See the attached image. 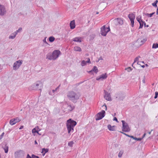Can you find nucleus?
I'll use <instances>...</instances> for the list:
<instances>
[{
	"instance_id": "obj_32",
	"label": "nucleus",
	"mask_w": 158,
	"mask_h": 158,
	"mask_svg": "<svg viewBox=\"0 0 158 158\" xmlns=\"http://www.w3.org/2000/svg\"><path fill=\"white\" fill-rule=\"evenodd\" d=\"M123 153V150H121L120 151V152H119L118 154V157L119 158L121 157Z\"/></svg>"
},
{
	"instance_id": "obj_26",
	"label": "nucleus",
	"mask_w": 158,
	"mask_h": 158,
	"mask_svg": "<svg viewBox=\"0 0 158 158\" xmlns=\"http://www.w3.org/2000/svg\"><path fill=\"white\" fill-rule=\"evenodd\" d=\"M16 33H15L14 32L12 33L11 35L9 36V39H14L16 36Z\"/></svg>"
},
{
	"instance_id": "obj_34",
	"label": "nucleus",
	"mask_w": 158,
	"mask_h": 158,
	"mask_svg": "<svg viewBox=\"0 0 158 158\" xmlns=\"http://www.w3.org/2000/svg\"><path fill=\"white\" fill-rule=\"evenodd\" d=\"M140 56H138V57H136L134 60V63L132 64V66L134 68V67L133 66V65L136 62V61H137L138 60H139V58H140Z\"/></svg>"
},
{
	"instance_id": "obj_24",
	"label": "nucleus",
	"mask_w": 158,
	"mask_h": 158,
	"mask_svg": "<svg viewBox=\"0 0 158 158\" xmlns=\"http://www.w3.org/2000/svg\"><path fill=\"white\" fill-rule=\"evenodd\" d=\"M73 40L74 42H81V37H76L74 38Z\"/></svg>"
},
{
	"instance_id": "obj_48",
	"label": "nucleus",
	"mask_w": 158,
	"mask_h": 158,
	"mask_svg": "<svg viewBox=\"0 0 158 158\" xmlns=\"http://www.w3.org/2000/svg\"><path fill=\"white\" fill-rule=\"evenodd\" d=\"M104 106H105V110H107V108L106 106V104H104V105H103V106H102V107H103Z\"/></svg>"
},
{
	"instance_id": "obj_59",
	"label": "nucleus",
	"mask_w": 158,
	"mask_h": 158,
	"mask_svg": "<svg viewBox=\"0 0 158 158\" xmlns=\"http://www.w3.org/2000/svg\"><path fill=\"white\" fill-rule=\"evenodd\" d=\"M35 144H37V142L36 141V140L35 141Z\"/></svg>"
},
{
	"instance_id": "obj_39",
	"label": "nucleus",
	"mask_w": 158,
	"mask_h": 158,
	"mask_svg": "<svg viewBox=\"0 0 158 158\" xmlns=\"http://www.w3.org/2000/svg\"><path fill=\"white\" fill-rule=\"evenodd\" d=\"M132 69L130 67H128L125 69V70H127L128 72H130L132 70Z\"/></svg>"
},
{
	"instance_id": "obj_54",
	"label": "nucleus",
	"mask_w": 158,
	"mask_h": 158,
	"mask_svg": "<svg viewBox=\"0 0 158 158\" xmlns=\"http://www.w3.org/2000/svg\"><path fill=\"white\" fill-rule=\"evenodd\" d=\"M146 135V133H145L144 134V135H143V137H142V138H143H143H144V137Z\"/></svg>"
},
{
	"instance_id": "obj_8",
	"label": "nucleus",
	"mask_w": 158,
	"mask_h": 158,
	"mask_svg": "<svg viewBox=\"0 0 158 158\" xmlns=\"http://www.w3.org/2000/svg\"><path fill=\"white\" fill-rule=\"evenodd\" d=\"M110 30V29L109 27L106 28L105 26L104 25L101 28V34L102 36H105Z\"/></svg>"
},
{
	"instance_id": "obj_53",
	"label": "nucleus",
	"mask_w": 158,
	"mask_h": 158,
	"mask_svg": "<svg viewBox=\"0 0 158 158\" xmlns=\"http://www.w3.org/2000/svg\"><path fill=\"white\" fill-rule=\"evenodd\" d=\"M23 128V126H22L19 128V129H20V130H21V129H22Z\"/></svg>"
},
{
	"instance_id": "obj_13",
	"label": "nucleus",
	"mask_w": 158,
	"mask_h": 158,
	"mask_svg": "<svg viewBox=\"0 0 158 158\" xmlns=\"http://www.w3.org/2000/svg\"><path fill=\"white\" fill-rule=\"evenodd\" d=\"M21 121L18 117L15 118L10 119L9 123L11 125L15 124Z\"/></svg>"
},
{
	"instance_id": "obj_31",
	"label": "nucleus",
	"mask_w": 158,
	"mask_h": 158,
	"mask_svg": "<svg viewBox=\"0 0 158 158\" xmlns=\"http://www.w3.org/2000/svg\"><path fill=\"white\" fill-rule=\"evenodd\" d=\"M74 142L73 141L69 142L68 143V145L70 147H72L73 145L74 144Z\"/></svg>"
},
{
	"instance_id": "obj_40",
	"label": "nucleus",
	"mask_w": 158,
	"mask_h": 158,
	"mask_svg": "<svg viewBox=\"0 0 158 158\" xmlns=\"http://www.w3.org/2000/svg\"><path fill=\"white\" fill-rule=\"evenodd\" d=\"M158 96V92H156L155 93V96L154 97V98L156 99V98Z\"/></svg>"
},
{
	"instance_id": "obj_37",
	"label": "nucleus",
	"mask_w": 158,
	"mask_h": 158,
	"mask_svg": "<svg viewBox=\"0 0 158 158\" xmlns=\"http://www.w3.org/2000/svg\"><path fill=\"white\" fill-rule=\"evenodd\" d=\"M139 17H138L136 18V19L137 21L139 22V23L141 22V21H142V20L141 19V17L140 16H139Z\"/></svg>"
},
{
	"instance_id": "obj_2",
	"label": "nucleus",
	"mask_w": 158,
	"mask_h": 158,
	"mask_svg": "<svg viewBox=\"0 0 158 158\" xmlns=\"http://www.w3.org/2000/svg\"><path fill=\"white\" fill-rule=\"evenodd\" d=\"M60 53V52L59 50H55L52 54L49 53L47 55V58L50 60H55L59 57Z\"/></svg>"
},
{
	"instance_id": "obj_46",
	"label": "nucleus",
	"mask_w": 158,
	"mask_h": 158,
	"mask_svg": "<svg viewBox=\"0 0 158 158\" xmlns=\"http://www.w3.org/2000/svg\"><path fill=\"white\" fill-rule=\"evenodd\" d=\"M113 120H114V121H116L117 122H118V119H117V118L116 117H114V118Z\"/></svg>"
},
{
	"instance_id": "obj_42",
	"label": "nucleus",
	"mask_w": 158,
	"mask_h": 158,
	"mask_svg": "<svg viewBox=\"0 0 158 158\" xmlns=\"http://www.w3.org/2000/svg\"><path fill=\"white\" fill-rule=\"evenodd\" d=\"M31 156H32V158H40L38 156H36L34 154H32V155Z\"/></svg>"
},
{
	"instance_id": "obj_17",
	"label": "nucleus",
	"mask_w": 158,
	"mask_h": 158,
	"mask_svg": "<svg viewBox=\"0 0 158 158\" xmlns=\"http://www.w3.org/2000/svg\"><path fill=\"white\" fill-rule=\"evenodd\" d=\"M107 77V75L106 73L104 74H103L101 75L99 77H97L96 78V80H103L106 79Z\"/></svg>"
},
{
	"instance_id": "obj_4",
	"label": "nucleus",
	"mask_w": 158,
	"mask_h": 158,
	"mask_svg": "<svg viewBox=\"0 0 158 158\" xmlns=\"http://www.w3.org/2000/svg\"><path fill=\"white\" fill-rule=\"evenodd\" d=\"M42 84L40 81L36 82L32 85L31 87V89L34 90H41Z\"/></svg>"
},
{
	"instance_id": "obj_10",
	"label": "nucleus",
	"mask_w": 158,
	"mask_h": 158,
	"mask_svg": "<svg viewBox=\"0 0 158 158\" xmlns=\"http://www.w3.org/2000/svg\"><path fill=\"white\" fill-rule=\"evenodd\" d=\"M23 61L22 60H19L15 62L13 66V70H17L22 64Z\"/></svg>"
},
{
	"instance_id": "obj_25",
	"label": "nucleus",
	"mask_w": 158,
	"mask_h": 158,
	"mask_svg": "<svg viewBox=\"0 0 158 158\" xmlns=\"http://www.w3.org/2000/svg\"><path fill=\"white\" fill-rule=\"evenodd\" d=\"M48 151V148H43L42 149V153H43V156H44L46 153Z\"/></svg>"
},
{
	"instance_id": "obj_55",
	"label": "nucleus",
	"mask_w": 158,
	"mask_h": 158,
	"mask_svg": "<svg viewBox=\"0 0 158 158\" xmlns=\"http://www.w3.org/2000/svg\"><path fill=\"white\" fill-rule=\"evenodd\" d=\"M56 90H57V89H53V90H52V92L53 93H54Z\"/></svg>"
},
{
	"instance_id": "obj_5",
	"label": "nucleus",
	"mask_w": 158,
	"mask_h": 158,
	"mask_svg": "<svg viewBox=\"0 0 158 158\" xmlns=\"http://www.w3.org/2000/svg\"><path fill=\"white\" fill-rule=\"evenodd\" d=\"M63 108H64L65 112H68L73 110L74 109L75 107L73 106L69 105L66 103L63 105Z\"/></svg>"
},
{
	"instance_id": "obj_56",
	"label": "nucleus",
	"mask_w": 158,
	"mask_h": 158,
	"mask_svg": "<svg viewBox=\"0 0 158 158\" xmlns=\"http://www.w3.org/2000/svg\"><path fill=\"white\" fill-rule=\"evenodd\" d=\"M156 14L157 15H158V7H157V9Z\"/></svg>"
},
{
	"instance_id": "obj_9",
	"label": "nucleus",
	"mask_w": 158,
	"mask_h": 158,
	"mask_svg": "<svg viewBox=\"0 0 158 158\" xmlns=\"http://www.w3.org/2000/svg\"><path fill=\"white\" fill-rule=\"evenodd\" d=\"M105 111L104 110H102L98 113L95 116L96 120L97 121L102 119L105 116Z\"/></svg>"
},
{
	"instance_id": "obj_27",
	"label": "nucleus",
	"mask_w": 158,
	"mask_h": 158,
	"mask_svg": "<svg viewBox=\"0 0 158 158\" xmlns=\"http://www.w3.org/2000/svg\"><path fill=\"white\" fill-rule=\"evenodd\" d=\"M74 50L76 51L81 52V49L80 47L78 46H76L74 47Z\"/></svg>"
},
{
	"instance_id": "obj_58",
	"label": "nucleus",
	"mask_w": 158,
	"mask_h": 158,
	"mask_svg": "<svg viewBox=\"0 0 158 158\" xmlns=\"http://www.w3.org/2000/svg\"><path fill=\"white\" fill-rule=\"evenodd\" d=\"M158 0H156V1H155V2H154L156 4H157V3L158 2Z\"/></svg>"
},
{
	"instance_id": "obj_30",
	"label": "nucleus",
	"mask_w": 158,
	"mask_h": 158,
	"mask_svg": "<svg viewBox=\"0 0 158 158\" xmlns=\"http://www.w3.org/2000/svg\"><path fill=\"white\" fill-rule=\"evenodd\" d=\"M155 13V12H153L151 14L146 13L145 14V15L146 16H147L148 17H151Z\"/></svg>"
},
{
	"instance_id": "obj_43",
	"label": "nucleus",
	"mask_w": 158,
	"mask_h": 158,
	"mask_svg": "<svg viewBox=\"0 0 158 158\" xmlns=\"http://www.w3.org/2000/svg\"><path fill=\"white\" fill-rule=\"evenodd\" d=\"M4 134V133L3 132L1 135H0V140L1 139Z\"/></svg>"
},
{
	"instance_id": "obj_22",
	"label": "nucleus",
	"mask_w": 158,
	"mask_h": 158,
	"mask_svg": "<svg viewBox=\"0 0 158 158\" xmlns=\"http://www.w3.org/2000/svg\"><path fill=\"white\" fill-rule=\"evenodd\" d=\"M70 28L71 29H73L75 27V24L74 20H73L71 21L70 23Z\"/></svg>"
},
{
	"instance_id": "obj_45",
	"label": "nucleus",
	"mask_w": 158,
	"mask_h": 158,
	"mask_svg": "<svg viewBox=\"0 0 158 158\" xmlns=\"http://www.w3.org/2000/svg\"><path fill=\"white\" fill-rule=\"evenodd\" d=\"M46 37H45V38L43 40V41L45 43V44H48V43H47V41H46Z\"/></svg>"
},
{
	"instance_id": "obj_11",
	"label": "nucleus",
	"mask_w": 158,
	"mask_h": 158,
	"mask_svg": "<svg viewBox=\"0 0 158 158\" xmlns=\"http://www.w3.org/2000/svg\"><path fill=\"white\" fill-rule=\"evenodd\" d=\"M128 17L130 19L131 22V26L133 27L134 26V20L135 19V15L132 13L128 15Z\"/></svg>"
},
{
	"instance_id": "obj_15",
	"label": "nucleus",
	"mask_w": 158,
	"mask_h": 158,
	"mask_svg": "<svg viewBox=\"0 0 158 158\" xmlns=\"http://www.w3.org/2000/svg\"><path fill=\"white\" fill-rule=\"evenodd\" d=\"M124 93L120 92L117 94L116 98H118L119 100H123L125 97Z\"/></svg>"
},
{
	"instance_id": "obj_49",
	"label": "nucleus",
	"mask_w": 158,
	"mask_h": 158,
	"mask_svg": "<svg viewBox=\"0 0 158 158\" xmlns=\"http://www.w3.org/2000/svg\"><path fill=\"white\" fill-rule=\"evenodd\" d=\"M103 58H102V57L101 56L99 57V58L98 59V61L97 62H99V61L100 60H102Z\"/></svg>"
},
{
	"instance_id": "obj_29",
	"label": "nucleus",
	"mask_w": 158,
	"mask_h": 158,
	"mask_svg": "<svg viewBox=\"0 0 158 158\" xmlns=\"http://www.w3.org/2000/svg\"><path fill=\"white\" fill-rule=\"evenodd\" d=\"M55 39V38L53 36H51L49 38V40L51 42H53Z\"/></svg>"
},
{
	"instance_id": "obj_47",
	"label": "nucleus",
	"mask_w": 158,
	"mask_h": 158,
	"mask_svg": "<svg viewBox=\"0 0 158 158\" xmlns=\"http://www.w3.org/2000/svg\"><path fill=\"white\" fill-rule=\"evenodd\" d=\"M88 60H87V61H86V62L87 63H90V60L89 58H88Z\"/></svg>"
},
{
	"instance_id": "obj_61",
	"label": "nucleus",
	"mask_w": 158,
	"mask_h": 158,
	"mask_svg": "<svg viewBox=\"0 0 158 158\" xmlns=\"http://www.w3.org/2000/svg\"><path fill=\"white\" fill-rule=\"evenodd\" d=\"M142 81H143V83H145L144 79H143V80Z\"/></svg>"
},
{
	"instance_id": "obj_41",
	"label": "nucleus",
	"mask_w": 158,
	"mask_h": 158,
	"mask_svg": "<svg viewBox=\"0 0 158 158\" xmlns=\"http://www.w3.org/2000/svg\"><path fill=\"white\" fill-rule=\"evenodd\" d=\"M119 132L120 133H122V134L125 135H126V136H127L128 137H129V136H130V135H128V134H127L123 132V131L122 132V131H120Z\"/></svg>"
},
{
	"instance_id": "obj_16",
	"label": "nucleus",
	"mask_w": 158,
	"mask_h": 158,
	"mask_svg": "<svg viewBox=\"0 0 158 158\" xmlns=\"http://www.w3.org/2000/svg\"><path fill=\"white\" fill-rule=\"evenodd\" d=\"M104 93L105 94V95L104 96V98L108 101H111L112 99L110 95V93H108L105 90H104Z\"/></svg>"
},
{
	"instance_id": "obj_28",
	"label": "nucleus",
	"mask_w": 158,
	"mask_h": 158,
	"mask_svg": "<svg viewBox=\"0 0 158 158\" xmlns=\"http://www.w3.org/2000/svg\"><path fill=\"white\" fill-rule=\"evenodd\" d=\"M141 21L139 22V23L140 24L139 27V29L143 27V24H144V22L143 21Z\"/></svg>"
},
{
	"instance_id": "obj_44",
	"label": "nucleus",
	"mask_w": 158,
	"mask_h": 158,
	"mask_svg": "<svg viewBox=\"0 0 158 158\" xmlns=\"http://www.w3.org/2000/svg\"><path fill=\"white\" fill-rule=\"evenodd\" d=\"M152 6H154V7H157V4H156L155 2H154L153 3H152Z\"/></svg>"
},
{
	"instance_id": "obj_1",
	"label": "nucleus",
	"mask_w": 158,
	"mask_h": 158,
	"mask_svg": "<svg viewBox=\"0 0 158 158\" xmlns=\"http://www.w3.org/2000/svg\"><path fill=\"white\" fill-rule=\"evenodd\" d=\"M77 124L76 122L71 118H69L67 121L66 123V127L69 134H70L71 132H73L74 128Z\"/></svg>"
},
{
	"instance_id": "obj_52",
	"label": "nucleus",
	"mask_w": 158,
	"mask_h": 158,
	"mask_svg": "<svg viewBox=\"0 0 158 158\" xmlns=\"http://www.w3.org/2000/svg\"><path fill=\"white\" fill-rule=\"evenodd\" d=\"M144 27H149V25H146V24L145 22L144 23Z\"/></svg>"
},
{
	"instance_id": "obj_12",
	"label": "nucleus",
	"mask_w": 158,
	"mask_h": 158,
	"mask_svg": "<svg viewBox=\"0 0 158 158\" xmlns=\"http://www.w3.org/2000/svg\"><path fill=\"white\" fill-rule=\"evenodd\" d=\"M114 22L115 25L117 26L119 25H122L123 24V21L121 18H117L114 20Z\"/></svg>"
},
{
	"instance_id": "obj_19",
	"label": "nucleus",
	"mask_w": 158,
	"mask_h": 158,
	"mask_svg": "<svg viewBox=\"0 0 158 158\" xmlns=\"http://www.w3.org/2000/svg\"><path fill=\"white\" fill-rule=\"evenodd\" d=\"M116 126H112L110 125L109 124L107 125L108 129L110 131H115Z\"/></svg>"
},
{
	"instance_id": "obj_57",
	"label": "nucleus",
	"mask_w": 158,
	"mask_h": 158,
	"mask_svg": "<svg viewBox=\"0 0 158 158\" xmlns=\"http://www.w3.org/2000/svg\"><path fill=\"white\" fill-rule=\"evenodd\" d=\"M153 131V130H152L151 131L148 132V133L149 135H150L151 133V132L152 131Z\"/></svg>"
},
{
	"instance_id": "obj_33",
	"label": "nucleus",
	"mask_w": 158,
	"mask_h": 158,
	"mask_svg": "<svg viewBox=\"0 0 158 158\" xmlns=\"http://www.w3.org/2000/svg\"><path fill=\"white\" fill-rule=\"evenodd\" d=\"M158 48V44L157 43L153 44L152 45L153 48Z\"/></svg>"
},
{
	"instance_id": "obj_21",
	"label": "nucleus",
	"mask_w": 158,
	"mask_h": 158,
	"mask_svg": "<svg viewBox=\"0 0 158 158\" xmlns=\"http://www.w3.org/2000/svg\"><path fill=\"white\" fill-rule=\"evenodd\" d=\"M40 130L39 128L37 126L35 127L32 130V132L33 133H36L38 134H39V131Z\"/></svg>"
},
{
	"instance_id": "obj_50",
	"label": "nucleus",
	"mask_w": 158,
	"mask_h": 158,
	"mask_svg": "<svg viewBox=\"0 0 158 158\" xmlns=\"http://www.w3.org/2000/svg\"><path fill=\"white\" fill-rule=\"evenodd\" d=\"M26 158H32V157H31L29 154H28L27 155Z\"/></svg>"
},
{
	"instance_id": "obj_6",
	"label": "nucleus",
	"mask_w": 158,
	"mask_h": 158,
	"mask_svg": "<svg viewBox=\"0 0 158 158\" xmlns=\"http://www.w3.org/2000/svg\"><path fill=\"white\" fill-rule=\"evenodd\" d=\"M121 122L122 123V131L125 132H129L131 129L129 127L127 123H126L124 120H122Z\"/></svg>"
},
{
	"instance_id": "obj_20",
	"label": "nucleus",
	"mask_w": 158,
	"mask_h": 158,
	"mask_svg": "<svg viewBox=\"0 0 158 158\" xmlns=\"http://www.w3.org/2000/svg\"><path fill=\"white\" fill-rule=\"evenodd\" d=\"M2 148L4 150L5 152L6 153H8V146L7 144H5L4 145L2 146Z\"/></svg>"
},
{
	"instance_id": "obj_7",
	"label": "nucleus",
	"mask_w": 158,
	"mask_h": 158,
	"mask_svg": "<svg viewBox=\"0 0 158 158\" xmlns=\"http://www.w3.org/2000/svg\"><path fill=\"white\" fill-rule=\"evenodd\" d=\"M25 154V152L23 151L20 150L15 152V158H22L24 156Z\"/></svg>"
},
{
	"instance_id": "obj_64",
	"label": "nucleus",
	"mask_w": 158,
	"mask_h": 158,
	"mask_svg": "<svg viewBox=\"0 0 158 158\" xmlns=\"http://www.w3.org/2000/svg\"><path fill=\"white\" fill-rule=\"evenodd\" d=\"M145 65L146 66H148V65L147 64H146Z\"/></svg>"
},
{
	"instance_id": "obj_35",
	"label": "nucleus",
	"mask_w": 158,
	"mask_h": 158,
	"mask_svg": "<svg viewBox=\"0 0 158 158\" xmlns=\"http://www.w3.org/2000/svg\"><path fill=\"white\" fill-rule=\"evenodd\" d=\"M87 63L86 61H85L84 60H82L81 62V65L82 66H84L86 65Z\"/></svg>"
},
{
	"instance_id": "obj_51",
	"label": "nucleus",
	"mask_w": 158,
	"mask_h": 158,
	"mask_svg": "<svg viewBox=\"0 0 158 158\" xmlns=\"http://www.w3.org/2000/svg\"><path fill=\"white\" fill-rule=\"evenodd\" d=\"M129 137L133 139H134V138H135V137L132 135H130Z\"/></svg>"
},
{
	"instance_id": "obj_38",
	"label": "nucleus",
	"mask_w": 158,
	"mask_h": 158,
	"mask_svg": "<svg viewBox=\"0 0 158 158\" xmlns=\"http://www.w3.org/2000/svg\"><path fill=\"white\" fill-rule=\"evenodd\" d=\"M143 139V138H137L136 137H135L134 139L135 140H136L137 141H141L142 139Z\"/></svg>"
},
{
	"instance_id": "obj_36",
	"label": "nucleus",
	"mask_w": 158,
	"mask_h": 158,
	"mask_svg": "<svg viewBox=\"0 0 158 158\" xmlns=\"http://www.w3.org/2000/svg\"><path fill=\"white\" fill-rule=\"evenodd\" d=\"M22 30V28L21 27H19L18 30L14 32L15 33H16V35L18 34V32H19Z\"/></svg>"
},
{
	"instance_id": "obj_14",
	"label": "nucleus",
	"mask_w": 158,
	"mask_h": 158,
	"mask_svg": "<svg viewBox=\"0 0 158 158\" xmlns=\"http://www.w3.org/2000/svg\"><path fill=\"white\" fill-rule=\"evenodd\" d=\"M6 10L3 5H0V15H4L6 13Z\"/></svg>"
},
{
	"instance_id": "obj_62",
	"label": "nucleus",
	"mask_w": 158,
	"mask_h": 158,
	"mask_svg": "<svg viewBox=\"0 0 158 158\" xmlns=\"http://www.w3.org/2000/svg\"><path fill=\"white\" fill-rule=\"evenodd\" d=\"M59 87L58 86L56 89H57L59 88Z\"/></svg>"
},
{
	"instance_id": "obj_63",
	"label": "nucleus",
	"mask_w": 158,
	"mask_h": 158,
	"mask_svg": "<svg viewBox=\"0 0 158 158\" xmlns=\"http://www.w3.org/2000/svg\"><path fill=\"white\" fill-rule=\"evenodd\" d=\"M59 87L58 86L56 89H57L59 88Z\"/></svg>"
},
{
	"instance_id": "obj_60",
	"label": "nucleus",
	"mask_w": 158,
	"mask_h": 158,
	"mask_svg": "<svg viewBox=\"0 0 158 158\" xmlns=\"http://www.w3.org/2000/svg\"><path fill=\"white\" fill-rule=\"evenodd\" d=\"M142 68H144L145 67V65H143L141 66Z\"/></svg>"
},
{
	"instance_id": "obj_18",
	"label": "nucleus",
	"mask_w": 158,
	"mask_h": 158,
	"mask_svg": "<svg viewBox=\"0 0 158 158\" xmlns=\"http://www.w3.org/2000/svg\"><path fill=\"white\" fill-rule=\"evenodd\" d=\"M146 41L147 39L146 38H141L138 39L137 40V41L139 42L140 41V44H139L140 46L143 45Z\"/></svg>"
},
{
	"instance_id": "obj_3",
	"label": "nucleus",
	"mask_w": 158,
	"mask_h": 158,
	"mask_svg": "<svg viewBox=\"0 0 158 158\" xmlns=\"http://www.w3.org/2000/svg\"><path fill=\"white\" fill-rule=\"evenodd\" d=\"M67 96L69 99L74 102L75 100H77L79 97V95L73 91H70L68 92Z\"/></svg>"
},
{
	"instance_id": "obj_23",
	"label": "nucleus",
	"mask_w": 158,
	"mask_h": 158,
	"mask_svg": "<svg viewBox=\"0 0 158 158\" xmlns=\"http://www.w3.org/2000/svg\"><path fill=\"white\" fill-rule=\"evenodd\" d=\"M92 72H94L96 73L98 72V70L97 67L95 66H94L93 69L89 71V73H90Z\"/></svg>"
}]
</instances>
